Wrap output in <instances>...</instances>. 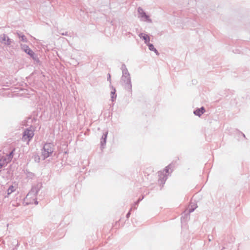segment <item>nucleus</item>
Masks as SVG:
<instances>
[{
	"label": "nucleus",
	"mask_w": 250,
	"mask_h": 250,
	"mask_svg": "<svg viewBox=\"0 0 250 250\" xmlns=\"http://www.w3.org/2000/svg\"><path fill=\"white\" fill-rule=\"evenodd\" d=\"M53 144L47 143L44 145L42 151V159L44 160L48 158L52 153L54 151Z\"/></svg>",
	"instance_id": "nucleus-1"
},
{
	"label": "nucleus",
	"mask_w": 250,
	"mask_h": 250,
	"mask_svg": "<svg viewBox=\"0 0 250 250\" xmlns=\"http://www.w3.org/2000/svg\"><path fill=\"white\" fill-rule=\"evenodd\" d=\"M19 37H20V38H21L22 41H26V38H25V36L24 35L20 36Z\"/></svg>",
	"instance_id": "nucleus-12"
},
{
	"label": "nucleus",
	"mask_w": 250,
	"mask_h": 250,
	"mask_svg": "<svg viewBox=\"0 0 250 250\" xmlns=\"http://www.w3.org/2000/svg\"><path fill=\"white\" fill-rule=\"evenodd\" d=\"M139 36L141 38H142L143 39V40H145V42L146 43L149 42L150 41V38L148 35L144 33H141L140 34Z\"/></svg>",
	"instance_id": "nucleus-5"
},
{
	"label": "nucleus",
	"mask_w": 250,
	"mask_h": 250,
	"mask_svg": "<svg viewBox=\"0 0 250 250\" xmlns=\"http://www.w3.org/2000/svg\"><path fill=\"white\" fill-rule=\"evenodd\" d=\"M7 164V163H6V161L4 160V159H1L0 160V168Z\"/></svg>",
	"instance_id": "nucleus-11"
},
{
	"label": "nucleus",
	"mask_w": 250,
	"mask_h": 250,
	"mask_svg": "<svg viewBox=\"0 0 250 250\" xmlns=\"http://www.w3.org/2000/svg\"><path fill=\"white\" fill-rule=\"evenodd\" d=\"M23 50L26 53L30 55L31 56H33L34 54V52L27 46H24Z\"/></svg>",
	"instance_id": "nucleus-7"
},
{
	"label": "nucleus",
	"mask_w": 250,
	"mask_h": 250,
	"mask_svg": "<svg viewBox=\"0 0 250 250\" xmlns=\"http://www.w3.org/2000/svg\"><path fill=\"white\" fill-rule=\"evenodd\" d=\"M205 111V110L204 109V107H201V108L200 109H197L194 112V113L196 115H197V116H201L202 114H203Z\"/></svg>",
	"instance_id": "nucleus-6"
},
{
	"label": "nucleus",
	"mask_w": 250,
	"mask_h": 250,
	"mask_svg": "<svg viewBox=\"0 0 250 250\" xmlns=\"http://www.w3.org/2000/svg\"><path fill=\"white\" fill-rule=\"evenodd\" d=\"M15 151V149H14L12 152L7 156V157L6 158H3L4 159V160L5 161H6V163H10L12 160V158L13 157V155H14V151Z\"/></svg>",
	"instance_id": "nucleus-3"
},
{
	"label": "nucleus",
	"mask_w": 250,
	"mask_h": 250,
	"mask_svg": "<svg viewBox=\"0 0 250 250\" xmlns=\"http://www.w3.org/2000/svg\"><path fill=\"white\" fill-rule=\"evenodd\" d=\"M148 46L149 47V50L154 51L156 53L157 55H159V53H158L157 50L154 48V47L152 44L148 43Z\"/></svg>",
	"instance_id": "nucleus-8"
},
{
	"label": "nucleus",
	"mask_w": 250,
	"mask_h": 250,
	"mask_svg": "<svg viewBox=\"0 0 250 250\" xmlns=\"http://www.w3.org/2000/svg\"><path fill=\"white\" fill-rule=\"evenodd\" d=\"M34 131L31 129H26L23 132L22 140L29 142L34 136Z\"/></svg>",
	"instance_id": "nucleus-2"
},
{
	"label": "nucleus",
	"mask_w": 250,
	"mask_h": 250,
	"mask_svg": "<svg viewBox=\"0 0 250 250\" xmlns=\"http://www.w3.org/2000/svg\"><path fill=\"white\" fill-rule=\"evenodd\" d=\"M15 190V188L13 186H11L9 188H8L7 191L8 194H9L11 193L12 192H14Z\"/></svg>",
	"instance_id": "nucleus-10"
},
{
	"label": "nucleus",
	"mask_w": 250,
	"mask_h": 250,
	"mask_svg": "<svg viewBox=\"0 0 250 250\" xmlns=\"http://www.w3.org/2000/svg\"><path fill=\"white\" fill-rule=\"evenodd\" d=\"M1 42L5 44H9L10 43L9 39L5 37L4 35H3V37H2Z\"/></svg>",
	"instance_id": "nucleus-9"
},
{
	"label": "nucleus",
	"mask_w": 250,
	"mask_h": 250,
	"mask_svg": "<svg viewBox=\"0 0 250 250\" xmlns=\"http://www.w3.org/2000/svg\"><path fill=\"white\" fill-rule=\"evenodd\" d=\"M139 12L141 15L142 18L143 19V20L145 21H150L149 19V17L147 16L145 13H144L142 9H139Z\"/></svg>",
	"instance_id": "nucleus-4"
}]
</instances>
